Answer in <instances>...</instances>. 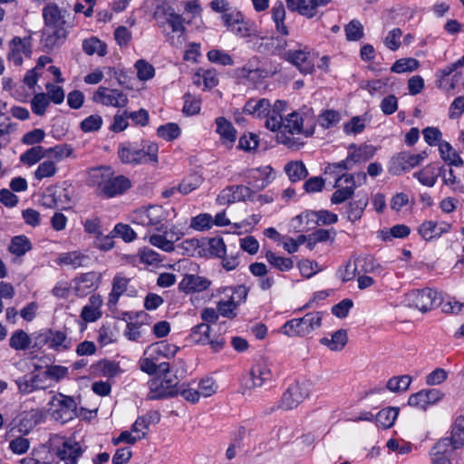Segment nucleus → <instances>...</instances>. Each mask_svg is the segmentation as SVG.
Wrapping results in <instances>:
<instances>
[{"instance_id":"nucleus-1","label":"nucleus","mask_w":464,"mask_h":464,"mask_svg":"<svg viewBox=\"0 0 464 464\" xmlns=\"http://www.w3.org/2000/svg\"><path fill=\"white\" fill-rule=\"evenodd\" d=\"M70 16L68 11L60 9L54 3H49L44 7V28L41 43L47 52L61 45L65 41L69 34V28L72 27Z\"/></svg>"},{"instance_id":"nucleus-2","label":"nucleus","mask_w":464,"mask_h":464,"mask_svg":"<svg viewBox=\"0 0 464 464\" xmlns=\"http://www.w3.org/2000/svg\"><path fill=\"white\" fill-rule=\"evenodd\" d=\"M179 368L176 373H160V376L151 379L149 382L148 400H160L167 397H173L179 392V383L186 372L185 363L180 361Z\"/></svg>"},{"instance_id":"nucleus-3","label":"nucleus","mask_w":464,"mask_h":464,"mask_svg":"<svg viewBox=\"0 0 464 464\" xmlns=\"http://www.w3.org/2000/svg\"><path fill=\"white\" fill-rule=\"evenodd\" d=\"M322 318L323 314L321 312L308 313L302 318L287 321L282 326L281 331L290 337L305 336L321 326Z\"/></svg>"},{"instance_id":"nucleus-4","label":"nucleus","mask_w":464,"mask_h":464,"mask_svg":"<svg viewBox=\"0 0 464 464\" xmlns=\"http://www.w3.org/2000/svg\"><path fill=\"white\" fill-rule=\"evenodd\" d=\"M315 53L308 46L298 44L297 49H289L283 53V59L295 66L304 74L314 71Z\"/></svg>"},{"instance_id":"nucleus-5","label":"nucleus","mask_w":464,"mask_h":464,"mask_svg":"<svg viewBox=\"0 0 464 464\" xmlns=\"http://www.w3.org/2000/svg\"><path fill=\"white\" fill-rule=\"evenodd\" d=\"M405 302L408 306L426 313L440 304V297L437 291L431 288H424L421 290H413L407 294Z\"/></svg>"},{"instance_id":"nucleus-6","label":"nucleus","mask_w":464,"mask_h":464,"mask_svg":"<svg viewBox=\"0 0 464 464\" xmlns=\"http://www.w3.org/2000/svg\"><path fill=\"white\" fill-rule=\"evenodd\" d=\"M304 119L300 116V114L296 111H293L287 114L286 117H284L283 124L279 129V134L277 135L278 140L285 145H289L292 142V138L286 135V132L289 135L301 134L304 133L305 136H311L313 134V130H304Z\"/></svg>"},{"instance_id":"nucleus-7","label":"nucleus","mask_w":464,"mask_h":464,"mask_svg":"<svg viewBox=\"0 0 464 464\" xmlns=\"http://www.w3.org/2000/svg\"><path fill=\"white\" fill-rule=\"evenodd\" d=\"M310 394V384L307 382H295L289 385L283 393L277 408L288 411L296 408Z\"/></svg>"},{"instance_id":"nucleus-8","label":"nucleus","mask_w":464,"mask_h":464,"mask_svg":"<svg viewBox=\"0 0 464 464\" xmlns=\"http://www.w3.org/2000/svg\"><path fill=\"white\" fill-rule=\"evenodd\" d=\"M36 344H47L55 352H64L72 347V341L63 331L48 329L40 333L36 337Z\"/></svg>"},{"instance_id":"nucleus-9","label":"nucleus","mask_w":464,"mask_h":464,"mask_svg":"<svg viewBox=\"0 0 464 464\" xmlns=\"http://www.w3.org/2000/svg\"><path fill=\"white\" fill-rule=\"evenodd\" d=\"M427 157L428 154L426 151H422L419 154H411L402 151L392 159L389 172L392 175H400L403 171H409L412 168L420 165Z\"/></svg>"},{"instance_id":"nucleus-10","label":"nucleus","mask_w":464,"mask_h":464,"mask_svg":"<svg viewBox=\"0 0 464 464\" xmlns=\"http://www.w3.org/2000/svg\"><path fill=\"white\" fill-rule=\"evenodd\" d=\"M165 22L160 25V27L165 29V24L169 25L171 29V33L177 34V38H174V35L169 36V41L174 46H181L185 42L184 33L186 31L184 25V18L182 15L174 12L173 9L169 8L164 12Z\"/></svg>"},{"instance_id":"nucleus-11","label":"nucleus","mask_w":464,"mask_h":464,"mask_svg":"<svg viewBox=\"0 0 464 464\" xmlns=\"http://www.w3.org/2000/svg\"><path fill=\"white\" fill-rule=\"evenodd\" d=\"M93 101L104 106L123 108L128 104L127 95L117 89L100 86L93 95Z\"/></svg>"},{"instance_id":"nucleus-12","label":"nucleus","mask_w":464,"mask_h":464,"mask_svg":"<svg viewBox=\"0 0 464 464\" xmlns=\"http://www.w3.org/2000/svg\"><path fill=\"white\" fill-rule=\"evenodd\" d=\"M101 282V274L88 272L81 275L72 281V289L79 297H84L98 288Z\"/></svg>"},{"instance_id":"nucleus-13","label":"nucleus","mask_w":464,"mask_h":464,"mask_svg":"<svg viewBox=\"0 0 464 464\" xmlns=\"http://www.w3.org/2000/svg\"><path fill=\"white\" fill-rule=\"evenodd\" d=\"M255 201V192L246 186L237 185L223 189L218 197L220 204H228L236 201Z\"/></svg>"},{"instance_id":"nucleus-14","label":"nucleus","mask_w":464,"mask_h":464,"mask_svg":"<svg viewBox=\"0 0 464 464\" xmlns=\"http://www.w3.org/2000/svg\"><path fill=\"white\" fill-rule=\"evenodd\" d=\"M54 400L57 401V408L53 412L54 420L62 423H66L72 420L76 411L75 401L72 397L62 393L55 396Z\"/></svg>"},{"instance_id":"nucleus-15","label":"nucleus","mask_w":464,"mask_h":464,"mask_svg":"<svg viewBox=\"0 0 464 464\" xmlns=\"http://www.w3.org/2000/svg\"><path fill=\"white\" fill-rule=\"evenodd\" d=\"M31 53L32 47L29 38L15 36L9 43L7 59L8 61L13 62L15 66L22 65L23 55L30 57Z\"/></svg>"},{"instance_id":"nucleus-16","label":"nucleus","mask_w":464,"mask_h":464,"mask_svg":"<svg viewBox=\"0 0 464 464\" xmlns=\"http://www.w3.org/2000/svg\"><path fill=\"white\" fill-rule=\"evenodd\" d=\"M272 379V372L266 362H258L253 365L249 375L244 380L243 385L246 389L261 387L266 381Z\"/></svg>"},{"instance_id":"nucleus-17","label":"nucleus","mask_w":464,"mask_h":464,"mask_svg":"<svg viewBox=\"0 0 464 464\" xmlns=\"http://www.w3.org/2000/svg\"><path fill=\"white\" fill-rule=\"evenodd\" d=\"M54 455L63 460L65 464H77L78 459L82 455L83 450L79 442L73 440H64L61 446L53 449Z\"/></svg>"},{"instance_id":"nucleus-18","label":"nucleus","mask_w":464,"mask_h":464,"mask_svg":"<svg viewBox=\"0 0 464 464\" xmlns=\"http://www.w3.org/2000/svg\"><path fill=\"white\" fill-rule=\"evenodd\" d=\"M443 393L438 389L422 390L409 397L408 403L411 406L426 410L428 406L439 401Z\"/></svg>"},{"instance_id":"nucleus-19","label":"nucleus","mask_w":464,"mask_h":464,"mask_svg":"<svg viewBox=\"0 0 464 464\" xmlns=\"http://www.w3.org/2000/svg\"><path fill=\"white\" fill-rule=\"evenodd\" d=\"M18 391L23 394H29L37 390H44L48 387L45 382L44 375L42 374H25L15 380Z\"/></svg>"},{"instance_id":"nucleus-20","label":"nucleus","mask_w":464,"mask_h":464,"mask_svg":"<svg viewBox=\"0 0 464 464\" xmlns=\"http://www.w3.org/2000/svg\"><path fill=\"white\" fill-rule=\"evenodd\" d=\"M450 225L445 222L438 223L433 220L424 221L418 228V233L425 241L437 239L449 232Z\"/></svg>"},{"instance_id":"nucleus-21","label":"nucleus","mask_w":464,"mask_h":464,"mask_svg":"<svg viewBox=\"0 0 464 464\" xmlns=\"http://www.w3.org/2000/svg\"><path fill=\"white\" fill-rule=\"evenodd\" d=\"M211 282L198 275H186L179 284V289L186 294L199 293L207 290Z\"/></svg>"},{"instance_id":"nucleus-22","label":"nucleus","mask_w":464,"mask_h":464,"mask_svg":"<svg viewBox=\"0 0 464 464\" xmlns=\"http://www.w3.org/2000/svg\"><path fill=\"white\" fill-rule=\"evenodd\" d=\"M44 420V413L42 410L32 409L24 411L21 415L18 430L23 434H28L34 427L42 423Z\"/></svg>"},{"instance_id":"nucleus-23","label":"nucleus","mask_w":464,"mask_h":464,"mask_svg":"<svg viewBox=\"0 0 464 464\" xmlns=\"http://www.w3.org/2000/svg\"><path fill=\"white\" fill-rule=\"evenodd\" d=\"M118 156L124 164H143L144 153L143 150L133 146L130 143L121 144L118 150Z\"/></svg>"},{"instance_id":"nucleus-24","label":"nucleus","mask_w":464,"mask_h":464,"mask_svg":"<svg viewBox=\"0 0 464 464\" xmlns=\"http://www.w3.org/2000/svg\"><path fill=\"white\" fill-rule=\"evenodd\" d=\"M286 103L283 101H276L274 106L269 108L268 113L266 114V127L272 131L279 130L283 124V112L285 111Z\"/></svg>"},{"instance_id":"nucleus-25","label":"nucleus","mask_w":464,"mask_h":464,"mask_svg":"<svg viewBox=\"0 0 464 464\" xmlns=\"http://www.w3.org/2000/svg\"><path fill=\"white\" fill-rule=\"evenodd\" d=\"M130 188V181L124 176H113L111 175L107 184L102 192L107 198H112L114 196L124 193Z\"/></svg>"},{"instance_id":"nucleus-26","label":"nucleus","mask_w":464,"mask_h":464,"mask_svg":"<svg viewBox=\"0 0 464 464\" xmlns=\"http://www.w3.org/2000/svg\"><path fill=\"white\" fill-rule=\"evenodd\" d=\"M215 121L217 132L220 135L221 142L227 147L231 148L237 140V130L225 117H218Z\"/></svg>"},{"instance_id":"nucleus-27","label":"nucleus","mask_w":464,"mask_h":464,"mask_svg":"<svg viewBox=\"0 0 464 464\" xmlns=\"http://www.w3.org/2000/svg\"><path fill=\"white\" fill-rule=\"evenodd\" d=\"M272 169L269 166L249 170V184L256 190L264 189L270 182Z\"/></svg>"},{"instance_id":"nucleus-28","label":"nucleus","mask_w":464,"mask_h":464,"mask_svg":"<svg viewBox=\"0 0 464 464\" xmlns=\"http://www.w3.org/2000/svg\"><path fill=\"white\" fill-rule=\"evenodd\" d=\"M348 150L350 159L353 160L354 164L368 161L376 152V148L371 144H362L360 146L351 144Z\"/></svg>"},{"instance_id":"nucleus-29","label":"nucleus","mask_w":464,"mask_h":464,"mask_svg":"<svg viewBox=\"0 0 464 464\" xmlns=\"http://www.w3.org/2000/svg\"><path fill=\"white\" fill-rule=\"evenodd\" d=\"M158 360L159 358L155 355L141 358L139 362L140 370L150 375L155 373H169V363L163 362L157 364L156 361Z\"/></svg>"},{"instance_id":"nucleus-30","label":"nucleus","mask_w":464,"mask_h":464,"mask_svg":"<svg viewBox=\"0 0 464 464\" xmlns=\"http://www.w3.org/2000/svg\"><path fill=\"white\" fill-rule=\"evenodd\" d=\"M269 108L270 102L267 99H250L245 104L243 112L256 118H264L268 113Z\"/></svg>"},{"instance_id":"nucleus-31","label":"nucleus","mask_w":464,"mask_h":464,"mask_svg":"<svg viewBox=\"0 0 464 464\" xmlns=\"http://www.w3.org/2000/svg\"><path fill=\"white\" fill-rule=\"evenodd\" d=\"M130 279L121 275H116L112 280V289L109 295L108 305L115 306L119 298L128 290Z\"/></svg>"},{"instance_id":"nucleus-32","label":"nucleus","mask_w":464,"mask_h":464,"mask_svg":"<svg viewBox=\"0 0 464 464\" xmlns=\"http://www.w3.org/2000/svg\"><path fill=\"white\" fill-rule=\"evenodd\" d=\"M111 175H112V170L109 167L92 169L89 172V183L92 186H96L102 193Z\"/></svg>"},{"instance_id":"nucleus-33","label":"nucleus","mask_w":464,"mask_h":464,"mask_svg":"<svg viewBox=\"0 0 464 464\" xmlns=\"http://www.w3.org/2000/svg\"><path fill=\"white\" fill-rule=\"evenodd\" d=\"M178 351V346L172 343H169L166 341H161L150 345L148 349L145 351V354H148L150 356L155 355L158 358L159 356L170 357L174 356Z\"/></svg>"},{"instance_id":"nucleus-34","label":"nucleus","mask_w":464,"mask_h":464,"mask_svg":"<svg viewBox=\"0 0 464 464\" xmlns=\"http://www.w3.org/2000/svg\"><path fill=\"white\" fill-rule=\"evenodd\" d=\"M272 20L275 23V27L277 33L282 35H288L289 30L285 24V10L282 2H277L271 9Z\"/></svg>"},{"instance_id":"nucleus-35","label":"nucleus","mask_w":464,"mask_h":464,"mask_svg":"<svg viewBox=\"0 0 464 464\" xmlns=\"http://www.w3.org/2000/svg\"><path fill=\"white\" fill-rule=\"evenodd\" d=\"M413 177L422 185L432 188L439 177V169L434 165L429 164L420 170L414 172Z\"/></svg>"},{"instance_id":"nucleus-36","label":"nucleus","mask_w":464,"mask_h":464,"mask_svg":"<svg viewBox=\"0 0 464 464\" xmlns=\"http://www.w3.org/2000/svg\"><path fill=\"white\" fill-rule=\"evenodd\" d=\"M348 336L345 330H338L334 332L331 338L324 337L320 343L327 346L331 351H341L347 343Z\"/></svg>"},{"instance_id":"nucleus-37","label":"nucleus","mask_w":464,"mask_h":464,"mask_svg":"<svg viewBox=\"0 0 464 464\" xmlns=\"http://www.w3.org/2000/svg\"><path fill=\"white\" fill-rule=\"evenodd\" d=\"M447 438L451 441L453 449H460L464 445V416L456 418L451 426L450 436Z\"/></svg>"},{"instance_id":"nucleus-38","label":"nucleus","mask_w":464,"mask_h":464,"mask_svg":"<svg viewBox=\"0 0 464 464\" xmlns=\"http://www.w3.org/2000/svg\"><path fill=\"white\" fill-rule=\"evenodd\" d=\"M285 171L292 182L304 179L308 171L302 161H290L285 166Z\"/></svg>"},{"instance_id":"nucleus-39","label":"nucleus","mask_w":464,"mask_h":464,"mask_svg":"<svg viewBox=\"0 0 464 464\" xmlns=\"http://www.w3.org/2000/svg\"><path fill=\"white\" fill-rule=\"evenodd\" d=\"M31 343L32 341L28 334L21 329L14 331L9 339L10 347L15 351L27 350Z\"/></svg>"},{"instance_id":"nucleus-40","label":"nucleus","mask_w":464,"mask_h":464,"mask_svg":"<svg viewBox=\"0 0 464 464\" xmlns=\"http://www.w3.org/2000/svg\"><path fill=\"white\" fill-rule=\"evenodd\" d=\"M209 324L201 323L191 329V333L188 338L193 343L205 345L208 342H209Z\"/></svg>"},{"instance_id":"nucleus-41","label":"nucleus","mask_w":464,"mask_h":464,"mask_svg":"<svg viewBox=\"0 0 464 464\" xmlns=\"http://www.w3.org/2000/svg\"><path fill=\"white\" fill-rule=\"evenodd\" d=\"M265 257L273 267L282 272L289 271L294 266V263L291 258L276 256V253L271 250H267L266 252Z\"/></svg>"},{"instance_id":"nucleus-42","label":"nucleus","mask_w":464,"mask_h":464,"mask_svg":"<svg viewBox=\"0 0 464 464\" xmlns=\"http://www.w3.org/2000/svg\"><path fill=\"white\" fill-rule=\"evenodd\" d=\"M399 409L394 407H388L381 410L375 416V420L379 426L384 429L391 428L395 420L397 419Z\"/></svg>"},{"instance_id":"nucleus-43","label":"nucleus","mask_w":464,"mask_h":464,"mask_svg":"<svg viewBox=\"0 0 464 464\" xmlns=\"http://www.w3.org/2000/svg\"><path fill=\"white\" fill-rule=\"evenodd\" d=\"M440 157L446 160L449 161L450 165L456 166V167H461L463 166V160L459 157V155L453 150L452 146L447 142L442 141L440 143L439 147Z\"/></svg>"},{"instance_id":"nucleus-44","label":"nucleus","mask_w":464,"mask_h":464,"mask_svg":"<svg viewBox=\"0 0 464 464\" xmlns=\"http://www.w3.org/2000/svg\"><path fill=\"white\" fill-rule=\"evenodd\" d=\"M82 50L88 55L94 53L104 56L107 53L106 44L96 37H91L82 42Z\"/></svg>"},{"instance_id":"nucleus-45","label":"nucleus","mask_w":464,"mask_h":464,"mask_svg":"<svg viewBox=\"0 0 464 464\" xmlns=\"http://www.w3.org/2000/svg\"><path fill=\"white\" fill-rule=\"evenodd\" d=\"M31 248V242L25 236H16L13 237L8 247L9 251L17 256H24Z\"/></svg>"},{"instance_id":"nucleus-46","label":"nucleus","mask_w":464,"mask_h":464,"mask_svg":"<svg viewBox=\"0 0 464 464\" xmlns=\"http://www.w3.org/2000/svg\"><path fill=\"white\" fill-rule=\"evenodd\" d=\"M368 204V198L363 197L360 199L351 201L347 208L348 219L354 222L359 220Z\"/></svg>"},{"instance_id":"nucleus-47","label":"nucleus","mask_w":464,"mask_h":464,"mask_svg":"<svg viewBox=\"0 0 464 464\" xmlns=\"http://www.w3.org/2000/svg\"><path fill=\"white\" fill-rule=\"evenodd\" d=\"M357 266H360V273L365 274H380L382 271V266L372 256L359 257L355 260Z\"/></svg>"},{"instance_id":"nucleus-48","label":"nucleus","mask_w":464,"mask_h":464,"mask_svg":"<svg viewBox=\"0 0 464 464\" xmlns=\"http://www.w3.org/2000/svg\"><path fill=\"white\" fill-rule=\"evenodd\" d=\"M88 257L77 251L63 253L60 255L58 258V264L60 265H70L74 268L83 266V262L86 261Z\"/></svg>"},{"instance_id":"nucleus-49","label":"nucleus","mask_w":464,"mask_h":464,"mask_svg":"<svg viewBox=\"0 0 464 464\" xmlns=\"http://www.w3.org/2000/svg\"><path fill=\"white\" fill-rule=\"evenodd\" d=\"M355 164L353 160L350 159L348 154L346 159L339 162L329 163L325 168V174L333 175L334 177L343 174L345 170H350Z\"/></svg>"},{"instance_id":"nucleus-50","label":"nucleus","mask_w":464,"mask_h":464,"mask_svg":"<svg viewBox=\"0 0 464 464\" xmlns=\"http://www.w3.org/2000/svg\"><path fill=\"white\" fill-rule=\"evenodd\" d=\"M49 104L50 100L46 93H36L31 101L32 111L38 116H44L46 112Z\"/></svg>"},{"instance_id":"nucleus-51","label":"nucleus","mask_w":464,"mask_h":464,"mask_svg":"<svg viewBox=\"0 0 464 464\" xmlns=\"http://www.w3.org/2000/svg\"><path fill=\"white\" fill-rule=\"evenodd\" d=\"M439 176H442L443 183L446 186L450 187L453 191L464 192V187L457 179L452 169H449L447 173V169H445L444 168H440Z\"/></svg>"},{"instance_id":"nucleus-52","label":"nucleus","mask_w":464,"mask_h":464,"mask_svg":"<svg viewBox=\"0 0 464 464\" xmlns=\"http://www.w3.org/2000/svg\"><path fill=\"white\" fill-rule=\"evenodd\" d=\"M411 382V377L409 375H401L391 378L387 382V389L393 392H401L409 389Z\"/></svg>"},{"instance_id":"nucleus-53","label":"nucleus","mask_w":464,"mask_h":464,"mask_svg":"<svg viewBox=\"0 0 464 464\" xmlns=\"http://www.w3.org/2000/svg\"><path fill=\"white\" fill-rule=\"evenodd\" d=\"M202 177L195 173L184 179L179 185L178 190L181 194L186 195L198 188L202 184Z\"/></svg>"},{"instance_id":"nucleus-54","label":"nucleus","mask_w":464,"mask_h":464,"mask_svg":"<svg viewBox=\"0 0 464 464\" xmlns=\"http://www.w3.org/2000/svg\"><path fill=\"white\" fill-rule=\"evenodd\" d=\"M456 449H453L451 441L446 437L442 438L431 448L430 451V457H449Z\"/></svg>"},{"instance_id":"nucleus-55","label":"nucleus","mask_w":464,"mask_h":464,"mask_svg":"<svg viewBox=\"0 0 464 464\" xmlns=\"http://www.w3.org/2000/svg\"><path fill=\"white\" fill-rule=\"evenodd\" d=\"M184 106L182 111L186 115H196L199 113L201 107V100L189 92L185 93L183 96Z\"/></svg>"},{"instance_id":"nucleus-56","label":"nucleus","mask_w":464,"mask_h":464,"mask_svg":"<svg viewBox=\"0 0 464 464\" xmlns=\"http://www.w3.org/2000/svg\"><path fill=\"white\" fill-rule=\"evenodd\" d=\"M44 155V149L42 146H35L23 153L20 156V161L31 166L38 162Z\"/></svg>"},{"instance_id":"nucleus-57","label":"nucleus","mask_w":464,"mask_h":464,"mask_svg":"<svg viewBox=\"0 0 464 464\" xmlns=\"http://www.w3.org/2000/svg\"><path fill=\"white\" fill-rule=\"evenodd\" d=\"M419 67V61L414 58H402L397 60L392 66L391 71L396 73L413 72Z\"/></svg>"},{"instance_id":"nucleus-58","label":"nucleus","mask_w":464,"mask_h":464,"mask_svg":"<svg viewBox=\"0 0 464 464\" xmlns=\"http://www.w3.org/2000/svg\"><path fill=\"white\" fill-rule=\"evenodd\" d=\"M157 134L165 140L170 141L180 135V129L177 123L169 122L160 125L157 130Z\"/></svg>"},{"instance_id":"nucleus-59","label":"nucleus","mask_w":464,"mask_h":464,"mask_svg":"<svg viewBox=\"0 0 464 464\" xmlns=\"http://www.w3.org/2000/svg\"><path fill=\"white\" fill-rule=\"evenodd\" d=\"M344 32L348 41H358L363 36V26L359 20H352L345 27Z\"/></svg>"},{"instance_id":"nucleus-60","label":"nucleus","mask_w":464,"mask_h":464,"mask_svg":"<svg viewBox=\"0 0 464 464\" xmlns=\"http://www.w3.org/2000/svg\"><path fill=\"white\" fill-rule=\"evenodd\" d=\"M237 307V304L236 303V297L230 296V298L227 301L218 302L217 305V310L218 314H220L224 317L234 318L237 315L235 312Z\"/></svg>"},{"instance_id":"nucleus-61","label":"nucleus","mask_w":464,"mask_h":464,"mask_svg":"<svg viewBox=\"0 0 464 464\" xmlns=\"http://www.w3.org/2000/svg\"><path fill=\"white\" fill-rule=\"evenodd\" d=\"M69 370L65 366L62 365H50L47 366L45 371L43 372L44 375V380L47 378L53 380L55 382H59L64 379L68 375Z\"/></svg>"},{"instance_id":"nucleus-62","label":"nucleus","mask_w":464,"mask_h":464,"mask_svg":"<svg viewBox=\"0 0 464 464\" xmlns=\"http://www.w3.org/2000/svg\"><path fill=\"white\" fill-rule=\"evenodd\" d=\"M145 209L148 213L151 227H155L157 230H160V227H159V226L162 224V221L166 218L164 209L160 206H150Z\"/></svg>"},{"instance_id":"nucleus-63","label":"nucleus","mask_w":464,"mask_h":464,"mask_svg":"<svg viewBox=\"0 0 464 464\" xmlns=\"http://www.w3.org/2000/svg\"><path fill=\"white\" fill-rule=\"evenodd\" d=\"M208 59L214 63L221 65H232L234 63L232 57L222 50L213 49L207 53Z\"/></svg>"},{"instance_id":"nucleus-64","label":"nucleus","mask_w":464,"mask_h":464,"mask_svg":"<svg viewBox=\"0 0 464 464\" xmlns=\"http://www.w3.org/2000/svg\"><path fill=\"white\" fill-rule=\"evenodd\" d=\"M102 125V118L98 114H92L81 122V130L83 132L97 131Z\"/></svg>"}]
</instances>
